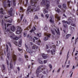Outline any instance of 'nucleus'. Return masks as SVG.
<instances>
[{
    "label": "nucleus",
    "mask_w": 78,
    "mask_h": 78,
    "mask_svg": "<svg viewBox=\"0 0 78 78\" xmlns=\"http://www.w3.org/2000/svg\"><path fill=\"white\" fill-rule=\"evenodd\" d=\"M37 1H38V0H30L31 4L32 6H34L33 8H31V6H29L27 8V12H35L39 9V6L36 7V6L35 5V4L37 3Z\"/></svg>",
    "instance_id": "nucleus-1"
},
{
    "label": "nucleus",
    "mask_w": 78,
    "mask_h": 78,
    "mask_svg": "<svg viewBox=\"0 0 78 78\" xmlns=\"http://www.w3.org/2000/svg\"><path fill=\"white\" fill-rule=\"evenodd\" d=\"M68 20L69 21V22H68V21H66L64 20H63L62 21V22L63 23V25L64 28H66V27H67V25L64 24L65 23H67L68 25H69L71 22H72V20H71V17H70L69 18Z\"/></svg>",
    "instance_id": "nucleus-2"
},
{
    "label": "nucleus",
    "mask_w": 78,
    "mask_h": 78,
    "mask_svg": "<svg viewBox=\"0 0 78 78\" xmlns=\"http://www.w3.org/2000/svg\"><path fill=\"white\" fill-rule=\"evenodd\" d=\"M46 0H42V4L44 5H45L46 6V9H48V7H49V4H50V2L48 1H46V2H45V1Z\"/></svg>",
    "instance_id": "nucleus-3"
},
{
    "label": "nucleus",
    "mask_w": 78,
    "mask_h": 78,
    "mask_svg": "<svg viewBox=\"0 0 78 78\" xmlns=\"http://www.w3.org/2000/svg\"><path fill=\"white\" fill-rule=\"evenodd\" d=\"M10 34H11L12 35L9 36L12 39H14L15 40H18L19 39V37H15V35L13 33H11Z\"/></svg>",
    "instance_id": "nucleus-4"
},
{
    "label": "nucleus",
    "mask_w": 78,
    "mask_h": 78,
    "mask_svg": "<svg viewBox=\"0 0 78 78\" xmlns=\"http://www.w3.org/2000/svg\"><path fill=\"white\" fill-rule=\"evenodd\" d=\"M22 29L20 27H19L17 29V30L16 32V34H20L22 32Z\"/></svg>",
    "instance_id": "nucleus-5"
},
{
    "label": "nucleus",
    "mask_w": 78,
    "mask_h": 78,
    "mask_svg": "<svg viewBox=\"0 0 78 78\" xmlns=\"http://www.w3.org/2000/svg\"><path fill=\"white\" fill-rule=\"evenodd\" d=\"M5 13H3V9L1 8L0 9V15L1 14H5ZM3 16H2V15H0V17H2Z\"/></svg>",
    "instance_id": "nucleus-6"
},
{
    "label": "nucleus",
    "mask_w": 78,
    "mask_h": 78,
    "mask_svg": "<svg viewBox=\"0 0 78 78\" xmlns=\"http://www.w3.org/2000/svg\"><path fill=\"white\" fill-rule=\"evenodd\" d=\"M12 56L13 61H16V58H17L16 55H15L14 54H13L12 55Z\"/></svg>",
    "instance_id": "nucleus-7"
},
{
    "label": "nucleus",
    "mask_w": 78,
    "mask_h": 78,
    "mask_svg": "<svg viewBox=\"0 0 78 78\" xmlns=\"http://www.w3.org/2000/svg\"><path fill=\"white\" fill-rule=\"evenodd\" d=\"M6 52L7 53H9L10 51V49L8 47V45L6 44Z\"/></svg>",
    "instance_id": "nucleus-8"
},
{
    "label": "nucleus",
    "mask_w": 78,
    "mask_h": 78,
    "mask_svg": "<svg viewBox=\"0 0 78 78\" xmlns=\"http://www.w3.org/2000/svg\"><path fill=\"white\" fill-rule=\"evenodd\" d=\"M42 71L40 69L37 68V70L36 71V73L37 74H39L40 72H41Z\"/></svg>",
    "instance_id": "nucleus-9"
},
{
    "label": "nucleus",
    "mask_w": 78,
    "mask_h": 78,
    "mask_svg": "<svg viewBox=\"0 0 78 78\" xmlns=\"http://www.w3.org/2000/svg\"><path fill=\"white\" fill-rule=\"evenodd\" d=\"M55 17L56 19H57L58 20H60V16H59V15L58 14H56L55 15Z\"/></svg>",
    "instance_id": "nucleus-10"
},
{
    "label": "nucleus",
    "mask_w": 78,
    "mask_h": 78,
    "mask_svg": "<svg viewBox=\"0 0 78 78\" xmlns=\"http://www.w3.org/2000/svg\"><path fill=\"white\" fill-rule=\"evenodd\" d=\"M2 72L3 73H4L5 72V65H2Z\"/></svg>",
    "instance_id": "nucleus-11"
},
{
    "label": "nucleus",
    "mask_w": 78,
    "mask_h": 78,
    "mask_svg": "<svg viewBox=\"0 0 78 78\" xmlns=\"http://www.w3.org/2000/svg\"><path fill=\"white\" fill-rule=\"evenodd\" d=\"M42 57H43V58L44 59H46L47 58V55H45L44 54H42Z\"/></svg>",
    "instance_id": "nucleus-12"
},
{
    "label": "nucleus",
    "mask_w": 78,
    "mask_h": 78,
    "mask_svg": "<svg viewBox=\"0 0 78 78\" xmlns=\"http://www.w3.org/2000/svg\"><path fill=\"white\" fill-rule=\"evenodd\" d=\"M11 30L13 32H14V31L16 30V28L13 26H12L11 28Z\"/></svg>",
    "instance_id": "nucleus-13"
},
{
    "label": "nucleus",
    "mask_w": 78,
    "mask_h": 78,
    "mask_svg": "<svg viewBox=\"0 0 78 78\" xmlns=\"http://www.w3.org/2000/svg\"><path fill=\"white\" fill-rule=\"evenodd\" d=\"M11 1H10L9 0H7V3H8V6H9V7H10V6H11Z\"/></svg>",
    "instance_id": "nucleus-14"
},
{
    "label": "nucleus",
    "mask_w": 78,
    "mask_h": 78,
    "mask_svg": "<svg viewBox=\"0 0 78 78\" xmlns=\"http://www.w3.org/2000/svg\"><path fill=\"white\" fill-rule=\"evenodd\" d=\"M55 10L58 12H61V11L60 10V9H58V8L56 7L55 9Z\"/></svg>",
    "instance_id": "nucleus-15"
},
{
    "label": "nucleus",
    "mask_w": 78,
    "mask_h": 78,
    "mask_svg": "<svg viewBox=\"0 0 78 78\" xmlns=\"http://www.w3.org/2000/svg\"><path fill=\"white\" fill-rule=\"evenodd\" d=\"M55 31L56 33H57V34L58 35L60 34L59 33V30L58 28L57 30H56V29H55Z\"/></svg>",
    "instance_id": "nucleus-16"
},
{
    "label": "nucleus",
    "mask_w": 78,
    "mask_h": 78,
    "mask_svg": "<svg viewBox=\"0 0 78 78\" xmlns=\"http://www.w3.org/2000/svg\"><path fill=\"white\" fill-rule=\"evenodd\" d=\"M34 30H36V28H35V27H34L32 28V29L30 30V33H32V32H34Z\"/></svg>",
    "instance_id": "nucleus-17"
},
{
    "label": "nucleus",
    "mask_w": 78,
    "mask_h": 78,
    "mask_svg": "<svg viewBox=\"0 0 78 78\" xmlns=\"http://www.w3.org/2000/svg\"><path fill=\"white\" fill-rule=\"evenodd\" d=\"M12 60H11L10 63V69H12L13 68V66H12Z\"/></svg>",
    "instance_id": "nucleus-18"
},
{
    "label": "nucleus",
    "mask_w": 78,
    "mask_h": 78,
    "mask_svg": "<svg viewBox=\"0 0 78 78\" xmlns=\"http://www.w3.org/2000/svg\"><path fill=\"white\" fill-rule=\"evenodd\" d=\"M12 11V8H11L10 10L8 12V13H9V14H11Z\"/></svg>",
    "instance_id": "nucleus-19"
},
{
    "label": "nucleus",
    "mask_w": 78,
    "mask_h": 78,
    "mask_svg": "<svg viewBox=\"0 0 78 78\" xmlns=\"http://www.w3.org/2000/svg\"><path fill=\"white\" fill-rule=\"evenodd\" d=\"M27 52H28V53H32V51H31L29 49H27Z\"/></svg>",
    "instance_id": "nucleus-20"
},
{
    "label": "nucleus",
    "mask_w": 78,
    "mask_h": 78,
    "mask_svg": "<svg viewBox=\"0 0 78 78\" xmlns=\"http://www.w3.org/2000/svg\"><path fill=\"white\" fill-rule=\"evenodd\" d=\"M53 52L52 51H51V52L52 55H54L55 54V49L53 50Z\"/></svg>",
    "instance_id": "nucleus-21"
},
{
    "label": "nucleus",
    "mask_w": 78,
    "mask_h": 78,
    "mask_svg": "<svg viewBox=\"0 0 78 78\" xmlns=\"http://www.w3.org/2000/svg\"><path fill=\"white\" fill-rule=\"evenodd\" d=\"M41 42V40H38V41H37V45H40V43Z\"/></svg>",
    "instance_id": "nucleus-22"
},
{
    "label": "nucleus",
    "mask_w": 78,
    "mask_h": 78,
    "mask_svg": "<svg viewBox=\"0 0 78 78\" xmlns=\"http://www.w3.org/2000/svg\"><path fill=\"white\" fill-rule=\"evenodd\" d=\"M2 25H5V29H6V23H4L3 22V20H2Z\"/></svg>",
    "instance_id": "nucleus-23"
},
{
    "label": "nucleus",
    "mask_w": 78,
    "mask_h": 78,
    "mask_svg": "<svg viewBox=\"0 0 78 78\" xmlns=\"http://www.w3.org/2000/svg\"><path fill=\"white\" fill-rule=\"evenodd\" d=\"M7 31H8L9 32V37L10 36L12 35L11 34V33H12V32H10V30L9 29H8L7 30Z\"/></svg>",
    "instance_id": "nucleus-24"
},
{
    "label": "nucleus",
    "mask_w": 78,
    "mask_h": 78,
    "mask_svg": "<svg viewBox=\"0 0 78 78\" xmlns=\"http://www.w3.org/2000/svg\"><path fill=\"white\" fill-rule=\"evenodd\" d=\"M0 1H1L2 0H0ZM2 3H3L4 5H5L6 4V0H2Z\"/></svg>",
    "instance_id": "nucleus-25"
},
{
    "label": "nucleus",
    "mask_w": 78,
    "mask_h": 78,
    "mask_svg": "<svg viewBox=\"0 0 78 78\" xmlns=\"http://www.w3.org/2000/svg\"><path fill=\"white\" fill-rule=\"evenodd\" d=\"M71 36V34H67V35H66V37L67 38V39H68V38H69V37H70V36Z\"/></svg>",
    "instance_id": "nucleus-26"
},
{
    "label": "nucleus",
    "mask_w": 78,
    "mask_h": 78,
    "mask_svg": "<svg viewBox=\"0 0 78 78\" xmlns=\"http://www.w3.org/2000/svg\"><path fill=\"white\" fill-rule=\"evenodd\" d=\"M63 8H65V9H66L67 7L66 6V4H63Z\"/></svg>",
    "instance_id": "nucleus-27"
},
{
    "label": "nucleus",
    "mask_w": 78,
    "mask_h": 78,
    "mask_svg": "<svg viewBox=\"0 0 78 78\" xmlns=\"http://www.w3.org/2000/svg\"><path fill=\"white\" fill-rule=\"evenodd\" d=\"M6 22H8V23H12V21H11L10 20H6Z\"/></svg>",
    "instance_id": "nucleus-28"
},
{
    "label": "nucleus",
    "mask_w": 78,
    "mask_h": 78,
    "mask_svg": "<svg viewBox=\"0 0 78 78\" xmlns=\"http://www.w3.org/2000/svg\"><path fill=\"white\" fill-rule=\"evenodd\" d=\"M44 34L46 36H48V37H50V34Z\"/></svg>",
    "instance_id": "nucleus-29"
},
{
    "label": "nucleus",
    "mask_w": 78,
    "mask_h": 78,
    "mask_svg": "<svg viewBox=\"0 0 78 78\" xmlns=\"http://www.w3.org/2000/svg\"><path fill=\"white\" fill-rule=\"evenodd\" d=\"M50 22H51V23H53V20L52 18H51V19L50 20Z\"/></svg>",
    "instance_id": "nucleus-30"
},
{
    "label": "nucleus",
    "mask_w": 78,
    "mask_h": 78,
    "mask_svg": "<svg viewBox=\"0 0 78 78\" xmlns=\"http://www.w3.org/2000/svg\"><path fill=\"white\" fill-rule=\"evenodd\" d=\"M7 58H8V59L9 58V52H7Z\"/></svg>",
    "instance_id": "nucleus-31"
},
{
    "label": "nucleus",
    "mask_w": 78,
    "mask_h": 78,
    "mask_svg": "<svg viewBox=\"0 0 78 78\" xmlns=\"http://www.w3.org/2000/svg\"><path fill=\"white\" fill-rule=\"evenodd\" d=\"M44 14H46V13H48V11H47L46 9L44 10Z\"/></svg>",
    "instance_id": "nucleus-32"
},
{
    "label": "nucleus",
    "mask_w": 78,
    "mask_h": 78,
    "mask_svg": "<svg viewBox=\"0 0 78 78\" xmlns=\"http://www.w3.org/2000/svg\"><path fill=\"white\" fill-rule=\"evenodd\" d=\"M22 44V41H20L19 42V47H21V44Z\"/></svg>",
    "instance_id": "nucleus-33"
},
{
    "label": "nucleus",
    "mask_w": 78,
    "mask_h": 78,
    "mask_svg": "<svg viewBox=\"0 0 78 78\" xmlns=\"http://www.w3.org/2000/svg\"><path fill=\"white\" fill-rule=\"evenodd\" d=\"M36 45L34 44L32 47V48L33 49H35V48H36Z\"/></svg>",
    "instance_id": "nucleus-34"
},
{
    "label": "nucleus",
    "mask_w": 78,
    "mask_h": 78,
    "mask_svg": "<svg viewBox=\"0 0 78 78\" xmlns=\"http://www.w3.org/2000/svg\"><path fill=\"white\" fill-rule=\"evenodd\" d=\"M37 36H39V37H41V34H37Z\"/></svg>",
    "instance_id": "nucleus-35"
},
{
    "label": "nucleus",
    "mask_w": 78,
    "mask_h": 78,
    "mask_svg": "<svg viewBox=\"0 0 78 78\" xmlns=\"http://www.w3.org/2000/svg\"><path fill=\"white\" fill-rule=\"evenodd\" d=\"M44 40L46 41L47 40H48V37H45L44 38Z\"/></svg>",
    "instance_id": "nucleus-36"
},
{
    "label": "nucleus",
    "mask_w": 78,
    "mask_h": 78,
    "mask_svg": "<svg viewBox=\"0 0 78 78\" xmlns=\"http://www.w3.org/2000/svg\"><path fill=\"white\" fill-rule=\"evenodd\" d=\"M34 19H38V17L37 15L35 16Z\"/></svg>",
    "instance_id": "nucleus-37"
},
{
    "label": "nucleus",
    "mask_w": 78,
    "mask_h": 78,
    "mask_svg": "<svg viewBox=\"0 0 78 78\" xmlns=\"http://www.w3.org/2000/svg\"><path fill=\"white\" fill-rule=\"evenodd\" d=\"M18 50L19 51L21 52V53H22V49H20L19 48H18Z\"/></svg>",
    "instance_id": "nucleus-38"
},
{
    "label": "nucleus",
    "mask_w": 78,
    "mask_h": 78,
    "mask_svg": "<svg viewBox=\"0 0 78 78\" xmlns=\"http://www.w3.org/2000/svg\"><path fill=\"white\" fill-rule=\"evenodd\" d=\"M47 61H48L47 60H44V64H46V63L47 62Z\"/></svg>",
    "instance_id": "nucleus-39"
},
{
    "label": "nucleus",
    "mask_w": 78,
    "mask_h": 78,
    "mask_svg": "<svg viewBox=\"0 0 78 78\" xmlns=\"http://www.w3.org/2000/svg\"><path fill=\"white\" fill-rule=\"evenodd\" d=\"M12 25V24H9V23H8L7 25V27H8L10 26V25Z\"/></svg>",
    "instance_id": "nucleus-40"
},
{
    "label": "nucleus",
    "mask_w": 78,
    "mask_h": 78,
    "mask_svg": "<svg viewBox=\"0 0 78 78\" xmlns=\"http://www.w3.org/2000/svg\"><path fill=\"white\" fill-rule=\"evenodd\" d=\"M49 16V15H48V14H46L45 15V17H46L47 19H48V18Z\"/></svg>",
    "instance_id": "nucleus-41"
},
{
    "label": "nucleus",
    "mask_w": 78,
    "mask_h": 78,
    "mask_svg": "<svg viewBox=\"0 0 78 78\" xmlns=\"http://www.w3.org/2000/svg\"><path fill=\"white\" fill-rule=\"evenodd\" d=\"M43 67V65H41V66H39L38 68L39 69H41V67Z\"/></svg>",
    "instance_id": "nucleus-42"
},
{
    "label": "nucleus",
    "mask_w": 78,
    "mask_h": 78,
    "mask_svg": "<svg viewBox=\"0 0 78 78\" xmlns=\"http://www.w3.org/2000/svg\"><path fill=\"white\" fill-rule=\"evenodd\" d=\"M51 32H52V34H54V35H55V32L53 31L52 30H51Z\"/></svg>",
    "instance_id": "nucleus-43"
},
{
    "label": "nucleus",
    "mask_w": 78,
    "mask_h": 78,
    "mask_svg": "<svg viewBox=\"0 0 78 78\" xmlns=\"http://www.w3.org/2000/svg\"><path fill=\"white\" fill-rule=\"evenodd\" d=\"M49 67L50 68V69H52V66H51V65L49 64Z\"/></svg>",
    "instance_id": "nucleus-44"
},
{
    "label": "nucleus",
    "mask_w": 78,
    "mask_h": 78,
    "mask_svg": "<svg viewBox=\"0 0 78 78\" xmlns=\"http://www.w3.org/2000/svg\"><path fill=\"white\" fill-rule=\"evenodd\" d=\"M26 0V4L25 5V6H26L27 4L28 3V0Z\"/></svg>",
    "instance_id": "nucleus-45"
},
{
    "label": "nucleus",
    "mask_w": 78,
    "mask_h": 78,
    "mask_svg": "<svg viewBox=\"0 0 78 78\" xmlns=\"http://www.w3.org/2000/svg\"><path fill=\"white\" fill-rule=\"evenodd\" d=\"M13 3L14 5V6H16V2H15V1L13 0Z\"/></svg>",
    "instance_id": "nucleus-46"
},
{
    "label": "nucleus",
    "mask_w": 78,
    "mask_h": 78,
    "mask_svg": "<svg viewBox=\"0 0 78 78\" xmlns=\"http://www.w3.org/2000/svg\"><path fill=\"white\" fill-rule=\"evenodd\" d=\"M39 63H40V64H43V62L41 61H39Z\"/></svg>",
    "instance_id": "nucleus-47"
},
{
    "label": "nucleus",
    "mask_w": 78,
    "mask_h": 78,
    "mask_svg": "<svg viewBox=\"0 0 78 78\" xmlns=\"http://www.w3.org/2000/svg\"><path fill=\"white\" fill-rule=\"evenodd\" d=\"M23 22H25V23H26L27 22V20L24 19L23 20Z\"/></svg>",
    "instance_id": "nucleus-48"
},
{
    "label": "nucleus",
    "mask_w": 78,
    "mask_h": 78,
    "mask_svg": "<svg viewBox=\"0 0 78 78\" xmlns=\"http://www.w3.org/2000/svg\"><path fill=\"white\" fill-rule=\"evenodd\" d=\"M25 56L26 58H28V55L25 54Z\"/></svg>",
    "instance_id": "nucleus-49"
},
{
    "label": "nucleus",
    "mask_w": 78,
    "mask_h": 78,
    "mask_svg": "<svg viewBox=\"0 0 78 78\" xmlns=\"http://www.w3.org/2000/svg\"><path fill=\"white\" fill-rule=\"evenodd\" d=\"M40 78H45V76L43 75L41 76V77Z\"/></svg>",
    "instance_id": "nucleus-50"
},
{
    "label": "nucleus",
    "mask_w": 78,
    "mask_h": 78,
    "mask_svg": "<svg viewBox=\"0 0 78 78\" xmlns=\"http://www.w3.org/2000/svg\"><path fill=\"white\" fill-rule=\"evenodd\" d=\"M8 44H9L10 47H11V43H10L9 42L8 43Z\"/></svg>",
    "instance_id": "nucleus-51"
},
{
    "label": "nucleus",
    "mask_w": 78,
    "mask_h": 78,
    "mask_svg": "<svg viewBox=\"0 0 78 78\" xmlns=\"http://www.w3.org/2000/svg\"><path fill=\"white\" fill-rule=\"evenodd\" d=\"M6 62L7 65H9V62H8V61L7 60L6 61Z\"/></svg>",
    "instance_id": "nucleus-52"
},
{
    "label": "nucleus",
    "mask_w": 78,
    "mask_h": 78,
    "mask_svg": "<svg viewBox=\"0 0 78 78\" xmlns=\"http://www.w3.org/2000/svg\"><path fill=\"white\" fill-rule=\"evenodd\" d=\"M17 69L18 70V71L19 72V71H20V69L19 68V67H17Z\"/></svg>",
    "instance_id": "nucleus-53"
},
{
    "label": "nucleus",
    "mask_w": 78,
    "mask_h": 78,
    "mask_svg": "<svg viewBox=\"0 0 78 78\" xmlns=\"http://www.w3.org/2000/svg\"><path fill=\"white\" fill-rule=\"evenodd\" d=\"M58 8H60V9H61V5H58Z\"/></svg>",
    "instance_id": "nucleus-54"
},
{
    "label": "nucleus",
    "mask_w": 78,
    "mask_h": 78,
    "mask_svg": "<svg viewBox=\"0 0 78 78\" xmlns=\"http://www.w3.org/2000/svg\"><path fill=\"white\" fill-rule=\"evenodd\" d=\"M23 34L24 37H25V36H26V35H27V34H25V33H23Z\"/></svg>",
    "instance_id": "nucleus-55"
},
{
    "label": "nucleus",
    "mask_w": 78,
    "mask_h": 78,
    "mask_svg": "<svg viewBox=\"0 0 78 78\" xmlns=\"http://www.w3.org/2000/svg\"><path fill=\"white\" fill-rule=\"evenodd\" d=\"M34 38H35V39L36 40H37L38 39V38H37V37H34Z\"/></svg>",
    "instance_id": "nucleus-56"
},
{
    "label": "nucleus",
    "mask_w": 78,
    "mask_h": 78,
    "mask_svg": "<svg viewBox=\"0 0 78 78\" xmlns=\"http://www.w3.org/2000/svg\"><path fill=\"white\" fill-rule=\"evenodd\" d=\"M71 25L72 26H73V27H75V25L73 24H71Z\"/></svg>",
    "instance_id": "nucleus-57"
},
{
    "label": "nucleus",
    "mask_w": 78,
    "mask_h": 78,
    "mask_svg": "<svg viewBox=\"0 0 78 78\" xmlns=\"http://www.w3.org/2000/svg\"><path fill=\"white\" fill-rule=\"evenodd\" d=\"M23 15H22L21 16V20H22V18H23Z\"/></svg>",
    "instance_id": "nucleus-58"
},
{
    "label": "nucleus",
    "mask_w": 78,
    "mask_h": 78,
    "mask_svg": "<svg viewBox=\"0 0 78 78\" xmlns=\"http://www.w3.org/2000/svg\"><path fill=\"white\" fill-rule=\"evenodd\" d=\"M62 11L63 12H66V10H64V9H62Z\"/></svg>",
    "instance_id": "nucleus-59"
},
{
    "label": "nucleus",
    "mask_w": 78,
    "mask_h": 78,
    "mask_svg": "<svg viewBox=\"0 0 78 78\" xmlns=\"http://www.w3.org/2000/svg\"><path fill=\"white\" fill-rule=\"evenodd\" d=\"M72 75H73V73H72L71 74L70 76V77H72Z\"/></svg>",
    "instance_id": "nucleus-60"
},
{
    "label": "nucleus",
    "mask_w": 78,
    "mask_h": 78,
    "mask_svg": "<svg viewBox=\"0 0 78 78\" xmlns=\"http://www.w3.org/2000/svg\"><path fill=\"white\" fill-rule=\"evenodd\" d=\"M20 22V20H17L18 23H19Z\"/></svg>",
    "instance_id": "nucleus-61"
},
{
    "label": "nucleus",
    "mask_w": 78,
    "mask_h": 78,
    "mask_svg": "<svg viewBox=\"0 0 78 78\" xmlns=\"http://www.w3.org/2000/svg\"><path fill=\"white\" fill-rule=\"evenodd\" d=\"M67 4L68 5H70V2H67Z\"/></svg>",
    "instance_id": "nucleus-62"
},
{
    "label": "nucleus",
    "mask_w": 78,
    "mask_h": 78,
    "mask_svg": "<svg viewBox=\"0 0 78 78\" xmlns=\"http://www.w3.org/2000/svg\"><path fill=\"white\" fill-rule=\"evenodd\" d=\"M45 30H47V27H45Z\"/></svg>",
    "instance_id": "nucleus-63"
},
{
    "label": "nucleus",
    "mask_w": 78,
    "mask_h": 78,
    "mask_svg": "<svg viewBox=\"0 0 78 78\" xmlns=\"http://www.w3.org/2000/svg\"><path fill=\"white\" fill-rule=\"evenodd\" d=\"M46 72H47V73H48V69H47L46 70Z\"/></svg>",
    "instance_id": "nucleus-64"
}]
</instances>
